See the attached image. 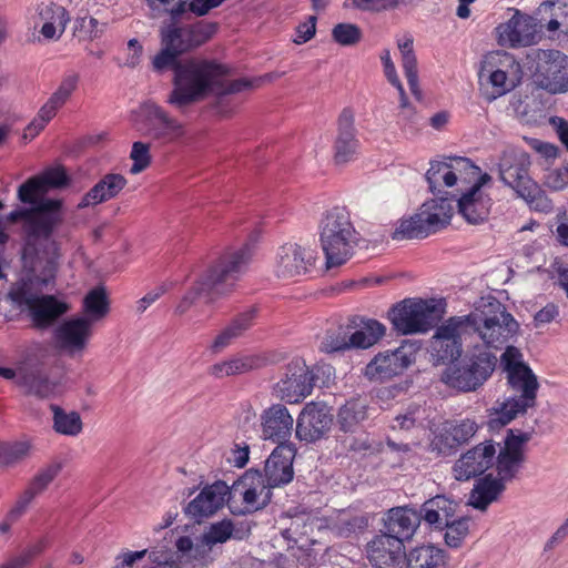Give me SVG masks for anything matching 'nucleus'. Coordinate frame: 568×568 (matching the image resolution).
<instances>
[{"label": "nucleus", "instance_id": "38", "mask_svg": "<svg viewBox=\"0 0 568 568\" xmlns=\"http://www.w3.org/2000/svg\"><path fill=\"white\" fill-rule=\"evenodd\" d=\"M505 489V480L488 474L475 484L468 503L476 509L485 510L491 503L498 499Z\"/></svg>", "mask_w": 568, "mask_h": 568}, {"label": "nucleus", "instance_id": "64", "mask_svg": "<svg viewBox=\"0 0 568 568\" xmlns=\"http://www.w3.org/2000/svg\"><path fill=\"white\" fill-rule=\"evenodd\" d=\"M544 184L552 191H561L568 186V163L550 170L545 175Z\"/></svg>", "mask_w": 568, "mask_h": 568}, {"label": "nucleus", "instance_id": "27", "mask_svg": "<svg viewBox=\"0 0 568 568\" xmlns=\"http://www.w3.org/2000/svg\"><path fill=\"white\" fill-rule=\"evenodd\" d=\"M315 262L314 252L296 243H286L276 254L275 273L281 278L306 274Z\"/></svg>", "mask_w": 568, "mask_h": 568}, {"label": "nucleus", "instance_id": "5", "mask_svg": "<svg viewBox=\"0 0 568 568\" xmlns=\"http://www.w3.org/2000/svg\"><path fill=\"white\" fill-rule=\"evenodd\" d=\"M463 318L467 333L476 334L488 347L500 348L519 331L518 322L495 297L481 298Z\"/></svg>", "mask_w": 568, "mask_h": 568}, {"label": "nucleus", "instance_id": "56", "mask_svg": "<svg viewBox=\"0 0 568 568\" xmlns=\"http://www.w3.org/2000/svg\"><path fill=\"white\" fill-rule=\"evenodd\" d=\"M79 82V75L75 73L65 75L60 85L58 87V90L52 93V95L47 101L48 104H51V106H54V109L58 111L70 98V95L74 92V90L78 87Z\"/></svg>", "mask_w": 568, "mask_h": 568}, {"label": "nucleus", "instance_id": "63", "mask_svg": "<svg viewBox=\"0 0 568 568\" xmlns=\"http://www.w3.org/2000/svg\"><path fill=\"white\" fill-rule=\"evenodd\" d=\"M132 151L130 158L133 161V164L130 169L132 174H139L144 171L151 162L150 156V144H132Z\"/></svg>", "mask_w": 568, "mask_h": 568}, {"label": "nucleus", "instance_id": "14", "mask_svg": "<svg viewBox=\"0 0 568 568\" xmlns=\"http://www.w3.org/2000/svg\"><path fill=\"white\" fill-rule=\"evenodd\" d=\"M498 43L503 47L523 48L536 44L541 39V26L527 13L514 9V14L496 28Z\"/></svg>", "mask_w": 568, "mask_h": 568}, {"label": "nucleus", "instance_id": "52", "mask_svg": "<svg viewBox=\"0 0 568 568\" xmlns=\"http://www.w3.org/2000/svg\"><path fill=\"white\" fill-rule=\"evenodd\" d=\"M459 445L446 423H444L435 433L430 440L429 448L433 453L442 456L454 454Z\"/></svg>", "mask_w": 568, "mask_h": 568}, {"label": "nucleus", "instance_id": "1", "mask_svg": "<svg viewBox=\"0 0 568 568\" xmlns=\"http://www.w3.org/2000/svg\"><path fill=\"white\" fill-rule=\"evenodd\" d=\"M68 184L65 171L61 168H50L41 174L30 178L18 189L21 202L30 204V210L13 211L10 220L18 217L27 220V243L23 248L22 262L27 250L32 247L33 256H45V253H58L57 246L50 242L54 226L61 221L60 209L62 202L45 197L51 189H60Z\"/></svg>", "mask_w": 568, "mask_h": 568}, {"label": "nucleus", "instance_id": "21", "mask_svg": "<svg viewBox=\"0 0 568 568\" xmlns=\"http://www.w3.org/2000/svg\"><path fill=\"white\" fill-rule=\"evenodd\" d=\"M314 376L305 362L293 359L286 366L284 377L276 383L277 395L287 403H298L312 393Z\"/></svg>", "mask_w": 568, "mask_h": 568}, {"label": "nucleus", "instance_id": "13", "mask_svg": "<svg viewBox=\"0 0 568 568\" xmlns=\"http://www.w3.org/2000/svg\"><path fill=\"white\" fill-rule=\"evenodd\" d=\"M534 78L549 93L568 91V57L558 50H540Z\"/></svg>", "mask_w": 568, "mask_h": 568}, {"label": "nucleus", "instance_id": "58", "mask_svg": "<svg viewBox=\"0 0 568 568\" xmlns=\"http://www.w3.org/2000/svg\"><path fill=\"white\" fill-rule=\"evenodd\" d=\"M337 142H352L356 136L355 112L351 106L344 108L337 118Z\"/></svg>", "mask_w": 568, "mask_h": 568}, {"label": "nucleus", "instance_id": "8", "mask_svg": "<svg viewBox=\"0 0 568 568\" xmlns=\"http://www.w3.org/2000/svg\"><path fill=\"white\" fill-rule=\"evenodd\" d=\"M497 357L487 349H477L463 359L448 365L440 381L462 393L476 392L495 371Z\"/></svg>", "mask_w": 568, "mask_h": 568}, {"label": "nucleus", "instance_id": "4", "mask_svg": "<svg viewBox=\"0 0 568 568\" xmlns=\"http://www.w3.org/2000/svg\"><path fill=\"white\" fill-rule=\"evenodd\" d=\"M225 64L214 60L192 58L183 61L173 75V89L168 102L186 106L204 99L229 74Z\"/></svg>", "mask_w": 568, "mask_h": 568}, {"label": "nucleus", "instance_id": "40", "mask_svg": "<svg viewBox=\"0 0 568 568\" xmlns=\"http://www.w3.org/2000/svg\"><path fill=\"white\" fill-rule=\"evenodd\" d=\"M256 315V310H248L237 315L214 339L211 351L214 354L222 352L234 339L242 336L252 325Z\"/></svg>", "mask_w": 568, "mask_h": 568}, {"label": "nucleus", "instance_id": "51", "mask_svg": "<svg viewBox=\"0 0 568 568\" xmlns=\"http://www.w3.org/2000/svg\"><path fill=\"white\" fill-rule=\"evenodd\" d=\"M42 14L45 17L51 14L50 18L53 19L54 21L45 22L40 30L41 34L45 39L55 38L57 27L54 23L57 22L59 24V27L61 28L60 33L58 36V38H59L64 32L65 26L69 21L68 11L62 6L52 3L51 6L47 7L44 13H42Z\"/></svg>", "mask_w": 568, "mask_h": 568}, {"label": "nucleus", "instance_id": "28", "mask_svg": "<svg viewBox=\"0 0 568 568\" xmlns=\"http://www.w3.org/2000/svg\"><path fill=\"white\" fill-rule=\"evenodd\" d=\"M367 555L376 568H402L406 556L404 544L386 534L376 536L367 545Z\"/></svg>", "mask_w": 568, "mask_h": 568}, {"label": "nucleus", "instance_id": "20", "mask_svg": "<svg viewBox=\"0 0 568 568\" xmlns=\"http://www.w3.org/2000/svg\"><path fill=\"white\" fill-rule=\"evenodd\" d=\"M468 334L463 316H454L439 326L430 342V354L437 363L453 361L462 354V335Z\"/></svg>", "mask_w": 568, "mask_h": 568}, {"label": "nucleus", "instance_id": "62", "mask_svg": "<svg viewBox=\"0 0 568 568\" xmlns=\"http://www.w3.org/2000/svg\"><path fill=\"white\" fill-rule=\"evenodd\" d=\"M449 169L455 171L458 175V181L466 182L471 176H477L480 172L479 168L466 158H453L447 161Z\"/></svg>", "mask_w": 568, "mask_h": 568}, {"label": "nucleus", "instance_id": "37", "mask_svg": "<svg viewBox=\"0 0 568 568\" xmlns=\"http://www.w3.org/2000/svg\"><path fill=\"white\" fill-rule=\"evenodd\" d=\"M176 549L179 551V560L183 566L190 565L191 568H204L213 561L212 548L206 545L202 537L196 544L187 536L180 537L176 540Z\"/></svg>", "mask_w": 568, "mask_h": 568}, {"label": "nucleus", "instance_id": "48", "mask_svg": "<svg viewBox=\"0 0 568 568\" xmlns=\"http://www.w3.org/2000/svg\"><path fill=\"white\" fill-rule=\"evenodd\" d=\"M83 311L92 324L104 317L109 312V303L105 290L101 286L91 290L83 300Z\"/></svg>", "mask_w": 568, "mask_h": 568}, {"label": "nucleus", "instance_id": "32", "mask_svg": "<svg viewBox=\"0 0 568 568\" xmlns=\"http://www.w3.org/2000/svg\"><path fill=\"white\" fill-rule=\"evenodd\" d=\"M458 507L455 500L437 495L420 506L419 514L432 528L443 530L456 517Z\"/></svg>", "mask_w": 568, "mask_h": 568}, {"label": "nucleus", "instance_id": "2", "mask_svg": "<svg viewBox=\"0 0 568 568\" xmlns=\"http://www.w3.org/2000/svg\"><path fill=\"white\" fill-rule=\"evenodd\" d=\"M32 247L24 256L21 287L14 293L13 300L28 311L33 324L47 328L54 324L69 311L67 302L53 295L38 294L42 287L54 281L58 268V253H45V256H33Z\"/></svg>", "mask_w": 568, "mask_h": 568}, {"label": "nucleus", "instance_id": "7", "mask_svg": "<svg viewBox=\"0 0 568 568\" xmlns=\"http://www.w3.org/2000/svg\"><path fill=\"white\" fill-rule=\"evenodd\" d=\"M320 242L328 268L341 266L353 256L359 234L345 209L326 212L320 224Z\"/></svg>", "mask_w": 568, "mask_h": 568}, {"label": "nucleus", "instance_id": "54", "mask_svg": "<svg viewBox=\"0 0 568 568\" xmlns=\"http://www.w3.org/2000/svg\"><path fill=\"white\" fill-rule=\"evenodd\" d=\"M60 463H52L41 468L37 475L30 480L28 488L32 490L37 496L44 491L53 479L61 471Z\"/></svg>", "mask_w": 568, "mask_h": 568}, {"label": "nucleus", "instance_id": "17", "mask_svg": "<svg viewBox=\"0 0 568 568\" xmlns=\"http://www.w3.org/2000/svg\"><path fill=\"white\" fill-rule=\"evenodd\" d=\"M530 438V433L507 430L503 445L498 444L499 452L498 454L496 453L494 463L497 477L506 483L516 478L526 460L525 446Z\"/></svg>", "mask_w": 568, "mask_h": 568}, {"label": "nucleus", "instance_id": "12", "mask_svg": "<svg viewBox=\"0 0 568 568\" xmlns=\"http://www.w3.org/2000/svg\"><path fill=\"white\" fill-rule=\"evenodd\" d=\"M17 384L26 395L39 399L55 398L62 393L60 379L51 375L43 361L33 357H28L18 368Z\"/></svg>", "mask_w": 568, "mask_h": 568}, {"label": "nucleus", "instance_id": "29", "mask_svg": "<svg viewBox=\"0 0 568 568\" xmlns=\"http://www.w3.org/2000/svg\"><path fill=\"white\" fill-rule=\"evenodd\" d=\"M294 452L288 446H277L265 462L264 480L271 489L292 481Z\"/></svg>", "mask_w": 568, "mask_h": 568}, {"label": "nucleus", "instance_id": "44", "mask_svg": "<svg viewBox=\"0 0 568 568\" xmlns=\"http://www.w3.org/2000/svg\"><path fill=\"white\" fill-rule=\"evenodd\" d=\"M425 178L434 195H440L443 186L450 187L458 182L457 173L449 169L447 161L432 162Z\"/></svg>", "mask_w": 568, "mask_h": 568}, {"label": "nucleus", "instance_id": "41", "mask_svg": "<svg viewBox=\"0 0 568 568\" xmlns=\"http://www.w3.org/2000/svg\"><path fill=\"white\" fill-rule=\"evenodd\" d=\"M262 364L263 359L256 355H239L212 365L209 368V373L215 378H224L227 376L245 374L261 367Z\"/></svg>", "mask_w": 568, "mask_h": 568}, {"label": "nucleus", "instance_id": "57", "mask_svg": "<svg viewBox=\"0 0 568 568\" xmlns=\"http://www.w3.org/2000/svg\"><path fill=\"white\" fill-rule=\"evenodd\" d=\"M333 40L343 47H351L362 39V30L353 23H337L332 30Z\"/></svg>", "mask_w": 568, "mask_h": 568}, {"label": "nucleus", "instance_id": "53", "mask_svg": "<svg viewBox=\"0 0 568 568\" xmlns=\"http://www.w3.org/2000/svg\"><path fill=\"white\" fill-rule=\"evenodd\" d=\"M57 110L47 102L40 108L37 115L23 130L24 140L36 139L44 130L48 123L57 115Z\"/></svg>", "mask_w": 568, "mask_h": 568}, {"label": "nucleus", "instance_id": "31", "mask_svg": "<svg viewBox=\"0 0 568 568\" xmlns=\"http://www.w3.org/2000/svg\"><path fill=\"white\" fill-rule=\"evenodd\" d=\"M294 419L288 409L281 404H275L262 414V432L266 439L282 444L286 442L293 430Z\"/></svg>", "mask_w": 568, "mask_h": 568}, {"label": "nucleus", "instance_id": "24", "mask_svg": "<svg viewBox=\"0 0 568 568\" xmlns=\"http://www.w3.org/2000/svg\"><path fill=\"white\" fill-rule=\"evenodd\" d=\"M496 447L493 440H485L467 450L455 463L453 467L454 477L459 480L483 475L494 466Z\"/></svg>", "mask_w": 568, "mask_h": 568}, {"label": "nucleus", "instance_id": "50", "mask_svg": "<svg viewBox=\"0 0 568 568\" xmlns=\"http://www.w3.org/2000/svg\"><path fill=\"white\" fill-rule=\"evenodd\" d=\"M161 50L153 57L151 65L155 73L162 74L163 72L171 70L173 75L176 74V70L183 64L180 60L181 54L171 49L168 43H161Z\"/></svg>", "mask_w": 568, "mask_h": 568}, {"label": "nucleus", "instance_id": "34", "mask_svg": "<svg viewBox=\"0 0 568 568\" xmlns=\"http://www.w3.org/2000/svg\"><path fill=\"white\" fill-rule=\"evenodd\" d=\"M126 183L128 181L122 174L108 173L83 195L78 207L94 206L114 199L125 187Z\"/></svg>", "mask_w": 568, "mask_h": 568}, {"label": "nucleus", "instance_id": "6", "mask_svg": "<svg viewBox=\"0 0 568 568\" xmlns=\"http://www.w3.org/2000/svg\"><path fill=\"white\" fill-rule=\"evenodd\" d=\"M507 382L513 394L501 402L497 400L489 410L488 427L491 430L506 426L536 405L539 383L529 366H518L507 374Z\"/></svg>", "mask_w": 568, "mask_h": 568}, {"label": "nucleus", "instance_id": "59", "mask_svg": "<svg viewBox=\"0 0 568 568\" xmlns=\"http://www.w3.org/2000/svg\"><path fill=\"white\" fill-rule=\"evenodd\" d=\"M448 429L453 433L456 443L460 446L467 443L478 430V425L469 418L462 420L446 422Z\"/></svg>", "mask_w": 568, "mask_h": 568}, {"label": "nucleus", "instance_id": "47", "mask_svg": "<svg viewBox=\"0 0 568 568\" xmlns=\"http://www.w3.org/2000/svg\"><path fill=\"white\" fill-rule=\"evenodd\" d=\"M53 413V429L65 436H77L82 432L81 416L77 412L67 413L58 405L50 406Z\"/></svg>", "mask_w": 568, "mask_h": 568}, {"label": "nucleus", "instance_id": "30", "mask_svg": "<svg viewBox=\"0 0 568 568\" xmlns=\"http://www.w3.org/2000/svg\"><path fill=\"white\" fill-rule=\"evenodd\" d=\"M420 521L419 510L408 506L390 508L385 518V534L404 544L413 538Z\"/></svg>", "mask_w": 568, "mask_h": 568}, {"label": "nucleus", "instance_id": "43", "mask_svg": "<svg viewBox=\"0 0 568 568\" xmlns=\"http://www.w3.org/2000/svg\"><path fill=\"white\" fill-rule=\"evenodd\" d=\"M549 12V20L545 28L551 38L560 34L568 37V0L547 1L542 3Z\"/></svg>", "mask_w": 568, "mask_h": 568}, {"label": "nucleus", "instance_id": "45", "mask_svg": "<svg viewBox=\"0 0 568 568\" xmlns=\"http://www.w3.org/2000/svg\"><path fill=\"white\" fill-rule=\"evenodd\" d=\"M386 333V327L376 320H364L358 329L351 332L353 348H368Z\"/></svg>", "mask_w": 568, "mask_h": 568}, {"label": "nucleus", "instance_id": "25", "mask_svg": "<svg viewBox=\"0 0 568 568\" xmlns=\"http://www.w3.org/2000/svg\"><path fill=\"white\" fill-rule=\"evenodd\" d=\"M333 415L326 405L308 403L296 423V436L298 439L314 443L323 438L331 429Z\"/></svg>", "mask_w": 568, "mask_h": 568}, {"label": "nucleus", "instance_id": "39", "mask_svg": "<svg viewBox=\"0 0 568 568\" xmlns=\"http://www.w3.org/2000/svg\"><path fill=\"white\" fill-rule=\"evenodd\" d=\"M397 47L400 52L402 67L412 94L417 99H422V91L418 82L417 58L414 51V38L409 33L397 38Z\"/></svg>", "mask_w": 568, "mask_h": 568}, {"label": "nucleus", "instance_id": "55", "mask_svg": "<svg viewBox=\"0 0 568 568\" xmlns=\"http://www.w3.org/2000/svg\"><path fill=\"white\" fill-rule=\"evenodd\" d=\"M468 519L467 518H454L448 526H445L446 529L444 539L448 547L458 548L462 546L465 537L468 535Z\"/></svg>", "mask_w": 568, "mask_h": 568}, {"label": "nucleus", "instance_id": "35", "mask_svg": "<svg viewBox=\"0 0 568 568\" xmlns=\"http://www.w3.org/2000/svg\"><path fill=\"white\" fill-rule=\"evenodd\" d=\"M251 532V525L245 521L222 519L211 524L209 529L201 536L212 549L216 544H224L227 540H242Z\"/></svg>", "mask_w": 568, "mask_h": 568}, {"label": "nucleus", "instance_id": "26", "mask_svg": "<svg viewBox=\"0 0 568 568\" xmlns=\"http://www.w3.org/2000/svg\"><path fill=\"white\" fill-rule=\"evenodd\" d=\"M92 321L87 317H72L64 321L54 331V338L60 349L73 356L81 354L91 336Z\"/></svg>", "mask_w": 568, "mask_h": 568}, {"label": "nucleus", "instance_id": "18", "mask_svg": "<svg viewBox=\"0 0 568 568\" xmlns=\"http://www.w3.org/2000/svg\"><path fill=\"white\" fill-rule=\"evenodd\" d=\"M529 155L516 148H508L503 152L498 162L499 178L503 183L511 187L517 194H529L532 187L536 190V182L529 176Z\"/></svg>", "mask_w": 568, "mask_h": 568}, {"label": "nucleus", "instance_id": "46", "mask_svg": "<svg viewBox=\"0 0 568 568\" xmlns=\"http://www.w3.org/2000/svg\"><path fill=\"white\" fill-rule=\"evenodd\" d=\"M368 527V517L352 511H341L333 523V530L338 537L348 538Z\"/></svg>", "mask_w": 568, "mask_h": 568}, {"label": "nucleus", "instance_id": "11", "mask_svg": "<svg viewBox=\"0 0 568 568\" xmlns=\"http://www.w3.org/2000/svg\"><path fill=\"white\" fill-rule=\"evenodd\" d=\"M442 316L439 304L435 300L407 298L395 305L388 313L394 328L404 334H417L429 331Z\"/></svg>", "mask_w": 568, "mask_h": 568}, {"label": "nucleus", "instance_id": "61", "mask_svg": "<svg viewBox=\"0 0 568 568\" xmlns=\"http://www.w3.org/2000/svg\"><path fill=\"white\" fill-rule=\"evenodd\" d=\"M424 410L419 406L408 407L406 413L399 414L394 419L393 429L409 430L423 419Z\"/></svg>", "mask_w": 568, "mask_h": 568}, {"label": "nucleus", "instance_id": "16", "mask_svg": "<svg viewBox=\"0 0 568 568\" xmlns=\"http://www.w3.org/2000/svg\"><path fill=\"white\" fill-rule=\"evenodd\" d=\"M231 500L241 497L243 508L239 514H251L267 506L272 499V489L265 483L263 474L255 469L246 470L230 486Z\"/></svg>", "mask_w": 568, "mask_h": 568}, {"label": "nucleus", "instance_id": "60", "mask_svg": "<svg viewBox=\"0 0 568 568\" xmlns=\"http://www.w3.org/2000/svg\"><path fill=\"white\" fill-rule=\"evenodd\" d=\"M517 195L524 199L529 204V206L535 211L549 213L554 209L551 200L546 195V193L542 190H540L537 183L536 190L531 187L529 190L528 195L524 193H519Z\"/></svg>", "mask_w": 568, "mask_h": 568}, {"label": "nucleus", "instance_id": "23", "mask_svg": "<svg viewBox=\"0 0 568 568\" xmlns=\"http://www.w3.org/2000/svg\"><path fill=\"white\" fill-rule=\"evenodd\" d=\"M230 486L225 481L216 480L204 486L200 494L186 505L184 513L200 523L213 516L226 501L230 503Z\"/></svg>", "mask_w": 568, "mask_h": 568}, {"label": "nucleus", "instance_id": "15", "mask_svg": "<svg viewBox=\"0 0 568 568\" xmlns=\"http://www.w3.org/2000/svg\"><path fill=\"white\" fill-rule=\"evenodd\" d=\"M134 128L142 134L156 139L164 136H179L182 133L181 124L154 102L141 103L131 112Z\"/></svg>", "mask_w": 568, "mask_h": 568}, {"label": "nucleus", "instance_id": "22", "mask_svg": "<svg viewBox=\"0 0 568 568\" xmlns=\"http://www.w3.org/2000/svg\"><path fill=\"white\" fill-rule=\"evenodd\" d=\"M415 361L410 347L400 346L381 352L366 365L365 376L371 381H385L402 374Z\"/></svg>", "mask_w": 568, "mask_h": 568}, {"label": "nucleus", "instance_id": "36", "mask_svg": "<svg viewBox=\"0 0 568 568\" xmlns=\"http://www.w3.org/2000/svg\"><path fill=\"white\" fill-rule=\"evenodd\" d=\"M405 561L407 568H447L448 555L438 546L424 544L412 548Z\"/></svg>", "mask_w": 568, "mask_h": 568}, {"label": "nucleus", "instance_id": "3", "mask_svg": "<svg viewBox=\"0 0 568 568\" xmlns=\"http://www.w3.org/2000/svg\"><path fill=\"white\" fill-rule=\"evenodd\" d=\"M252 255L253 247L251 244L226 251L207 267L183 295L176 306V312L184 314L201 297L205 298L206 303H212L216 298L232 293L240 278L247 271Z\"/></svg>", "mask_w": 568, "mask_h": 568}, {"label": "nucleus", "instance_id": "9", "mask_svg": "<svg viewBox=\"0 0 568 568\" xmlns=\"http://www.w3.org/2000/svg\"><path fill=\"white\" fill-rule=\"evenodd\" d=\"M523 68L508 52H496L486 58L478 73L483 93L494 101L517 88L523 80Z\"/></svg>", "mask_w": 568, "mask_h": 568}, {"label": "nucleus", "instance_id": "33", "mask_svg": "<svg viewBox=\"0 0 568 568\" xmlns=\"http://www.w3.org/2000/svg\"><path fill=\"white\" fill-rule=\"evenodd\" d=\"M491 199L483 190L469 189L457 200L458 212L470 224H479L488 219Z\"/></svg>", "mask_w": 568, "mask_h": 568}, {"label": "nucleus", "instance_id": "19", "mask_svg": "<svg viewBox=\"0 0 568 568\" xmlns=\"http://www.w3.org/2000/svg\"><path fill=\"white\" fill-rule=\"evenodd\" d=\"M215 32V24L203 21L178 26L171 23L161 31V43H168L179 54H183L209 41Z\"/></svg>", "mask_w": 568, "mask_h": 568}, {"label": "nucleus", "instance_id": "10", "mask_svg": "<svg viewBox=\"0 0 568 568\" xmlns=\"http://www.w3.org/2000/svg\"><path fill=\"white\" fill-rule=\"evenodd\" d=\"M453 211L454 207L448 197L426 201L417 213L398 222L393 239H425L448 225Z\"/></svg>", "mask_w": 568, "mask_h": 568}, {"label": "nucleus", "instance_id": "49", "mask_svg": "<svg viewBox=\"0 0 568 568\" xmlns=\"http://www.w3.org/2000/svg\"><path fill=\"white\" fill-rule=\"evenodd\" d=\"M320 348L325 353L341 352L353 348L351 344V328L336 326L326 331Z\"/></svg>", "mask_w": 568, "mask_h": 568}, {"label": "nucleus", "instance_id": "42", "mask_svg": "<svg viewBox=\"0 0 568 568\" xmlns=\"http://www.w3.org/2000/svg\"><path fill=\"white\" fill-rule=\"evenodd\" d=\"M366 418V402L361 398H353L339 408L337 425L345 433H354Z\"/></svg>", "mask_w": 568, "mask_h": 568}]
</instances>
